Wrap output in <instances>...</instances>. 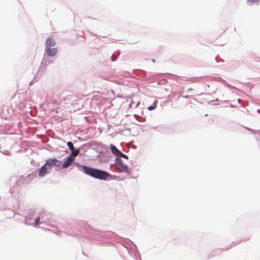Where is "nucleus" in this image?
<instances>
[{
	"label": "nucleus",
	"mask_w": 260,
	"mask_h": 260,
	"mask_svg": "<svg viewBox=\"0 0 260 260\" xmlns=\"http://www.w3.org/2000/svg\"><path fill=\"white\" fill-rule=\"evenodd\" d=\"M82 168L83 172L85 174L96 179L106 180L110 176L109 173L101 170L94 169L85 166H83Z\"/></svg>",
	"instance_id": "f257e3e1"
},
{
	"label": "nucleus",
	"mask_w": 260,
	"mask_h": 260,
	"mask_svg": "<svg viewBox=\"0 0 260 260\" xmlns=\"http://www.w3.org/2000/svg\"><path fill=\"white\" fill-rule=\"evenodd\" d=\"M116 165L117 168L121 172H128V169L127 166L124 164L121 159L119 158H116Z\"/></svg>",
	"instance_id": "f03ea898"
},
{
	"label": "nucleus",
	"mask_w": 260,
	"mask_h": 260,
	"mask_svg": "<svg viewBox=\"0 0 260 260\" xmlns=\"http://www.w3.org/2000/svg\"><path fill=\"white\" fill-rule=\"evenodd\" d=\"M58 162V160L55 158H53L52 159H48L46 163L44 164V165L46 167H47L48 168L53 167L54 166H57V163Z\"/></svg>",
	"instance_id": "7ed1b4c3"
},
{
	"label": "nucleus",
	"mask_w": 260,
	"mask_h": 260,
	"mask_svg": "<svg viewBox=\"0 0 260 260\" xmlns=\"http://www.w3.org/2000/svg\"><path fill=\"white\" fill-rule=\"evenodd\" d=\"M74 160V158L72 156H69L63 162L62 168L65 169L70 166Z\"/></svg>",
	"instance_id": "20e7f679"
},
{
	"label": "nucleus",
	"mask_w": 260,
	"mask_h": 260,
	"mask_svg": "<svg viewBox=\"0 0 260 260\" xmlns=\"http://www.w3.org/2000/svg\"><path fill=\"white\" fill-rule=\"evenodd\" d=\"M57 49L56 48H46L45 52L49 56H53L57 53Z\"/></svg>",
	"instance_id": "39448f33"
},
{
	"label": "nucleus",
	"mask_w": 260,
	"mask_h": 260,
	"mask_svg": "<svg viewBox=\"0 0 260 260\" xmlns=\"http://www.w3.org/2000/svg\"><path fill=\"white\" fill-rule=\"evenodd\" d=\"M49 169L47 167H46L44 165L41 168L39 172V176L40 177H43L47 173V170Z\"/></svg>",
	"instance_id": "423d86ee"
},
{
	"label": "nucleus",
	"mask_w": 260,
	"mask_h": 260,
	"mask_svg": "<svg viewBox=\"0 0 260 260\" xmlns=\"http://www.w3.org/2000/svg\"><path fill=\"white\" fill-rule=\"evenodd\" d=\"M55 45V42L52 38H49L47 39L46 42V48H51Z\"/></svg>",
	"instance_id": "0eeeda50"
},
{
	"label": "nucleus",
	"mask_w": 260,
	"mask_h": 260,
	"mask_svg": "<svg viewBox=\"0 0 260 260\" xmlns=\"http://www.w3.org/2000/svg\"><path fill=\"white\" fill-rule=\"evenodd\" d=\"M110 148L112 153L116 156H118L121 151L119 150L114 145H111Z\"/></svg>",
	"instance_id": "6e6552de"
},
{
	"label": "nucleus",
	"mask_w": 260,
	"mask_h": 260,
	"mask_svg": "<svg viewBox=\"0 0 260 260\" xmlns=\"http://www.w3.org/2000/svg\"><path fill=\"white\" fill-rule=\"evenodd\" d=\"M79 153V150L75 149L72 151V155L74 157H76L77 156Z\"/></svg>",
	"instance_id": "1a4fd4ad"
},
{
	"label": "nucleus",
	"mask_w": 260,
	"mask_h": 260,
	"mask_svg": "<svg viewBox=\"0 0 260 260\" xmlns=\"http://www.w3.org/2000/svg\"><path fill=\"white\" fill-rule=\"evenodd\" d=\"M157 102L156 101H155L153 103V105L152 106H149L147 108L148 110H149V111H151V110H154L156 107V103Z\"/></svg>",
	"instance_id": "9d476101"
},
{
	"label": "nucleus",
	"mask_w": 260,
	"mask_h": 260,
	"mask_svg": "<svg viewBox=\"0 0 260 260\" xmlns=\"http://www.w3.org/2000/svg\"><path fill=\"white\" fill-rule=\"evenodd\" d=\"M67 145L71 151L75 149L73 144L70 141L67 143Z\"/></svg>",
	"instance_id": "9b49d317"
},
{
	"label": "nucleus",
	"mask_w": 260,
	"mask_h": 260,
	"mask_svg": "<svg viewBox=\"0 0 260 260\" xmlns=\"http://www.w3.org/2000/svg\"><path fill=\"white\" fill-rule=\"evenodd\" d=\"M118 157H123L126 159H128V156L126 155L123 154L121 152H120V153L119 154V155H118Z\"/></svg>",
	"instance_id": "f8f14e48"
},
{
	"label": "nucleus",
	"mask_w": 260,
	"mask_h": 260,
	"mask_svg": "<svg viewBox=\"0 0 260 260\" xmlns=\"http://www.w3.org/2000/svg\"><path fill=\"white\" fill-rule=\"evenodd\" d=\"M40 218L38 217L37 218L36 220H35V225L37 226L39 224V221H40Z\"/></svg>",
	"instance_id": "ddd939ff"
},
{
	"label": "nucleus",
	"mask_w": 260,
	"mask_h": 260,
	"mask_svg": "<svg viewBox=\"0 0 260 260\" xmlns=\"http://www.w3.org/2000/svg\"><path fill=\"white\" fill-rule=\"evenodd\" d=\"M259 0H247L248 2L257 3Z\"/></svg>",
	"instance_id": "4468645a"
}]
</instances>
